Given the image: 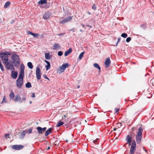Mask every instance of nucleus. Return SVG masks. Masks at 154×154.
<instances>
[{"instance_id": "nucleus-11", "label": "nucleus", "mask_w": 154, "mask_h": 154, "mask_svg": "<svg viewBox=\"0 0 154 154\" xmlns=\"http://www.w3.org/2000/svg\"><path fill=\"white\" fill-rule=\"evenodd\" d=\"M12 148L15 149L20 150L23 147L22 145H14L12 146Z\"/></svg>"}, {"instance_id": "nucleus-3", "label": "nucleus", "mask_w": 154, "mask_h": 154, "mask_svg": "<svg viewBox=\"0 0 154 154\" xmlns=\"http://www.w3.org/2000/svg\"><path fill=\"white\" fill-rule=\"evenodd\" d=\"M24 77V76L19 75L17 80L16 85L18 88H20L22 87L23 84V78Z\"/></svg>"}, {"instance_id": "nucleus-27", "label": "nucleus", "mask_w": 154, "mask_h": 154, "mask_svg": "<svg viewBox=\"0 0 154 154\" xmlns=\"http://www.w3.org/2000/svg\"><path fill=\"white\" fill-rule=\"evenodd\" d=\"M25 86L27 88H30L32 87L31 83L29 82H27Z\"/></svg>"}, {"instance_id": "nucleus-25", "label": "nucleus", "mask_w": 154, "mask_h": 154, "mask_svg": "<svg viewBox=\"0 0 154 154\" xmlns=\"http://www.w3.org/2000/svg\"><path fill=\"white\" fill-rule=\"evenodd\" d=\"M93 65L95 67L98 69L99 70H100V68L98 64L96 63H94Z\"/></svg>"}, {"instance_id": "nucleus-35", "label": "nucleus", "mask_w": 154, "mask_h": 154, "mask_svg": "<svg viewBox=\"0 0 154 154\" xmlns=\"http://www.w3.org/2000/svg\"><path fill=\"white\" fill-rule=\"evenodd\" d=\"M58 55L59 56H60L63 54V53L61 51H59L58 52Z\"/></svg>"}, {"instance_id": "nucleus-42", "label": "nucleus", "mask_w": 154, "mask_h": 154, "mask_svg": "<svg viewBox=\"0 0 154 154\" xmlns=\"http://www.w3.org/2000/svg\"><path fill=\"white\" fill-rule=\"evenodd\" d=\"M92 8L94 10H95L96 9V6L94 5L92 7Z\"/></svg>"}, {"instance_id": "nucleus-14", "label": "nucleus", "mask_w": 154, "mask_h": 154, "mask_svg": "<svg viewBox=\"0 0 154 154\" xmlns=\"http://www.w3.org/2000/svg\"><path fill=\"white\" fill-rule=\"evenodd\" d=\"M14 100L16 101H19L20 102H22L21 100V97L19 95H17L15 97Z\"/></svg>"}, {"instance_id": "nucleus-31", "label": "nucleus", "mask_w": 154, "mask_h": 154, "mask_svg": "<svg viewBox=\"0 0 154 154\" xmlns=\"http://www.w3.org/2000/svg\"><path fill=\"white\" fill-rule=\"evenodd\" d=\"M7 101H6V99L5 97H4L3 99V100L1 102V103H6Z\"/></svg>"}, {"instance_id": "nucleus-57", "label": "nucleus", "mask_w": 154, "mask_h": 154, "mask_svg": "<svg viewBox=\"0 0 154 154\" xmlns=\"http://www.w3.org/2000/svg\"><path fill=\"white\" fill-rule=\"evenodd\" d=\"M120 0L121 1V0Z\"/></svg>"}, {"instance_id": "nucleus-17", "label": "nucleus", "mask_w": 154, "mask_h": 154, "mask_svg": "<svg viewBox=\"0 0 154 154\" xmlns=\"http://www.w3.org/2000/svg\"><path fill=\"white\" fill-rule=\"evenodd\" d=\"M131 138L129 135H128L126 138V140L128 142L127 143L129 144V146L131 145Z\"/></svg>"}, {"instance_id": "nucleus-19", "label": "nucleus", "mask_w": 154, "mask_h": 154, "mask_svg": "<svg viewBox=\"0 0 154 154\" xmlns=\"http://www.w3.org/2000/svg\"><path fill=\"white\" fill-rule=\"evenodd\" d=\"M28 32L29 34L33 36L34 37H38L39 35L38 34L33 33L30 31Z\"/></svg>"}, {"instance_id": "nucleus-22", "label": "nucleus", "mask_w": 154, "mask_h": 154, "mask_svg": "<svg viewBox=\"0 0 154 154\" xmlns=\"http://www.w3.org/2000/svg\"><path fill=\"white\" fill-rule=\"evenodd\" d=\"M39 4H43L47 3V0H41L38 2Z\"/></svg>"}, {"instance_id": "nucleus-1", "label": "nucleus", "mask_w": 154, "mask_h": 154, "mask_svg": "<svg viewBox=\"0 0 154 154\" xmlns=\"http://www.w3.org/2000/svg\"><path fill=\"white\" fill-rule=\"evenodd\" d=\"M11 55V53L8 51L0 54V57L6 68L8 69L14 70L15 69L14 66L17 67H18L19 66L20 60L19 56L14 54L12 55L11 57V61H8V56Z\"/></svg>"}, {"instance_id": "nucleus-30", "label": "nucleus", "mask_w": 154, "mask_h": 154, "mask_svg": "<svg viewBox=\"0 0 154 154\" xmlns=\"http://www.w3.org/2000/svg\"><path fill=\"white\" fill-rule=\"evenodd\" d=\"M127 34L125 33H123L121 35V36L123 38H126L127 37Z\"/></svg>"}, {"instance_id": "nucleus-24", "label": "nucleus", "mask_w": 154, "mask_h": 154, "mask_svg": "<svg viewBox=\"0 0 154 154\" xmlns=\"http://www.w3.org/2000/svg\"><path fill=\"white\" fill-rule=\"evenodd\" d=\"M64 123L63 122L59 121L57 122L56 126L57 127H58L62 125Z\"/></svg>"}, {"instance_id": "nucleus-52", "label": "nucleus", "mask_w": 154, "mask_h": 154, "mask_svg": "<svg viewBox=\"0 0 154 154\" xmlns=\"http://www.w3.org/2000/svg\"><path fill=\"white\" fill-rule=\"evenodd\" d=\"M82 26H83V27H84V26L82 25Z\"/></svg>"}, {"instance_id": "nucleus-47", "label": "nucleus", "mask_w": 154, "mask_h": 154, "mask_svg": "<svg viewBox=\"0 0 154 154\" xmlns=\"http://www.w3.org/2000/svg\"><path fill=\"white\" fill-rule=\"evenodd\" d=\"M50 149V147H48V148L47 149Z\"/></svg>"}, {"instance_id": "nucleus-51", "label": "nucleus", "mask_w": 154, "mask_h": 154, "mask_svg": "<svg viewBox=\"0 0 154 154\" xmlns=\"http://www.w3.org/2000/svg\"><path fill=\"white\" fill-rule=\"evenodd\" d=\"M29 103H30V104H31L32 103V102L31 101H30Z\"/></svg>"}, {"instance_id": "nucleus-45", "label": "nucleus", "mask_w": 154, "mask_h": 154, "mask_svg": "<svg viewBox=\"0 0 154 154\" xmlns=\"http://www.w3.org/2000/svg\"><path fill=\"white\" fill-rule=\"evenodd\" d=\"M120 38H119L118 39V42H117V44L116 45H117V44H118V42H119L120 41Z\"/></svg>"}, {"instance_id": "nucleus-55", "label": "nucleus", "mask_w": 154, "mask_h": 154, "mask_svg": "<svg viewBox=\"0 0 154 154\" xmlns=\"http://www.w3.org/2000/svg\"><path fill=\"white\" fill-rule=\"evenodd\" d=\"M62 119H64L63 117Z\"/></svg>"}, {"instance_id": "nucleus-8", "label": "nucleus", "mask_w": 154, "mask_h": 154, "mask_svg": "<svg viewBox=\"0 0 154 154\" xmlns=\"http://www.w3.org/2000/svg\"><path fill=\"white\" fill-rule=\"evenodd\" d=\"M39 134H41L43 133L46 129V128L44 127L42 128L40 127H38L36 128Z\"/></svg>"}, {"instance_id": "nucleus-15", "label": "nucleus", "mask_w": 154, "mask_h": 154, "mask_svg": "<svg viewBox=\"0 0 154 154\" xmlns=\"http://www.w3.org/2000/svg\"><path fill=\"white\" fill-rule=\"evenodd\" d=\"M53 130V128H50L48 129L45 132V135L46 136H47L48 135L50 134L51 133V132Z\"/></svg>"}, {"instance_id": "nucleus-46", "label": "nucleus", "mask_w": 154, "mask_h": 154, "mask_svg": "<svg viewBox=\"0 0 154 154\" xmlns=\"http://www.w3.org/2000/svg\"><path fill=\"white\" fill-rule=\"evenodd\" d=\"M117 129V128L116 127L115 128H113V130L115 131Z\"/></svg>"}, {"instance_id": "nucleus-23", "label": "nucleus", "mask_w": 154, "mask_h": 154, "mask_svg": "<svg viewBox=\"0 0 154 154\" xmlns=\"http://www.w3.org/2000/svg\"><path fill=\"white\" fill-rule=\"evenodd\" d=\"M27 66L30 69H32L33 67V66L32 64V63L30 62H29L27 63Z\"/></svg>"}, {"instance_id": "nucleus-34", "label": "nucleus", "mask_w": 154, "mask_h": 154, "mask_svg": "<svg viewBox=\"0 0 154 154\" xmlns=\"http://www.w3.org/2000/svg\"><path fill=\"white\" fill-rule=\"evenodd\" d=\"M121 126V125L120 123H117L116 124V127L118 128L120 127Z\"/></svg>"}, {"instance_id": "nucleus-36", "label": "nucleus", "mask_w": 154, "mask_h": 154, "mask_svg": "<svg viewBox=\"0 0 154 154\" xmlns=\"http://www.w3.org/2000/svg\"><path fill=\"white\" fill-rule=\"evenodd\" d=\"M131 38L130 37H128L126 38V41L127 42H128L131 41Z\"/></svg>"}, {"instance_id": "nucleus-37", "label": "nucleus", "mask_w": 154, "mask_h": 154, "mask_svg": "<svg viewBox=\"0 0 154 154\" xmlns=\"http://www.w3.org/2000/svg\"><path fill=\"white\" fill-rule=\"evenodd\" d=\"M32 129L30 128L27 131V132L29 134H30L32 132Z\"/></svg>"}, {"instance_id": "nucleus-13", "label": "nucleus", "mask_w": 154, "mask_h": 154, "mask_svg": "<svg viewBox=\"0 0 154 154\" xmlns=\"http://www.w3.org/2000/svg\"><path fill=\"white\" fill-rule=\"evenodd\" d=\"M110 63L111 61L109 58L108 57L106 59L105 62L106 66V67H108L110 65Z\"/></svg>"}, {"instance_id": "nucleus-10", "label": "nucleus", "mask_w": 154, "mask_h": 154, "mask_svg": "<svg viewBox=\"0 0 154 154\" xmlns=\"http://www.w3.org/2000/svg\"><path fill=\"white\" fill-rule=\"evenodd\" d=\"M18 75V72L17 71H13L11 72V76L12 78L14 79H16Z\"/></svg>"}, {"instance_id": "nucleus-5", "label": "nucleus", "mask_w": 154, "mask_h": 154, "mask_svg": "<svg viewBox=\"0 0 154 154\" xmlns=\"http://www.w3.org/2000/svg\"><path fill=\"white\" fill-rule=\"evenodd\" d=\"M136 143L134 140H133L130 153V154H133L135 151Z\"/></svg>"}, {"instance_id": "nucleus-56", "label": "nucleus", "mask_w": 154, "mask_h": 154, "mask_svg": "<svg viewBox=\"0 0 154 154\" xmlns=\"http://www.w3.org/2000/svg\"><path fill=\"white\" fill-rule=\"evenodd\" d=\"M0 62H1V61H0Z\"/></svg>"}, {"instance_id": "nucleus-7", "label": "nucleus", "mask_w": 154, "mask_h": 154, "mask_svg": "<svg viewBox=\"0 0 154 154\" xmlns=\"http://www.w3.org/2000/svg\"><path fill=\"white\" fill-rule=\"evenodd\" d=\"M20 72L19 76H24V66L23 64H20Z\"/></svg>"}, {"instance_id": "nucleus-53", "label": "nucleus", "mask_w": 154, "mask_h": 154, "mask_svg": "<svg viewBox=\"0 0 154 154\" xmlns=\"http://www.w3.org/2000/svg\"><path fill=\"white\" fill-rule=\"evenodd\" d=\"M89 26V27H91V26Z\"/></svg>"}, {"instance_id": "nucleus-39", "label": "nucleus", "mask_w": 154, "mask_h": 154, "mask_svg": "<svg viewBox=\"0 0 154 154\" xmlns=\"http://www.w3.org/2000/svg\"><path fill=\"white\" fill-rule=\"evenodd\" d=\"M21 100L22 101V102L23 101H25L26 100V98L25 97H23L21 99Z\"/></svg>"}, {"instance_id": "nucleus-41", "label": "nucleus", "mask_w": 154, "mask_h": 154, "mask_svg": "<svg viewBox=\"0 0 154 154\" xmlns=\"http://www.w3.org/2000/svg\"><path fill=\"white\" fill-rule=\"evenodd\" d=\"M115 112L116 113H117L119 111V109L118 108H115Z\"/></svg>"}, {"instance_id": "nucleus-26", "label": "nucleus", "mask_w": 154, "mask_h": 154, "mask_svg": "<svg viewBox=\"0 0 154 154\" xmlns=\"http://www.w3.org/2000/svg\"><path fill=\"white\" fill-rule=\"evenodd\" d=\"M10 4V3L9 2H7L4 5V7L5 8H7L9 6Z\"/></svg>"}, {"instance_id": "nucleus-49", "label": "nucleus", "mask_w": 154, "mask_h": 154, "mask_svg": "<svg viewBox=\"0 0 154 154\" xmlns=\"http://www.w3.org/2000/svg\"><path fill=\"white\" fill-rule=\"evenodd\" d=\"M64 118L66 117V115H64Z\"/></svg>"}, {"instance_id": "nucleus-43", "label": "nucleus", "mask_w": 154, "mask_h": 154, "mask_svg": "<svg viewBox=\"0 0 154 154\" xmlns=\"http://www.w3.org/2000/svg\"><path fill=\"white\" fill-rule=\"evenodd\" d=\"M43 76H44V78L45 79H49L47 77V76H46V75H44Z\"/></svg>"}, {"instance_id": "nucleus-29", "label": "nucleus", "mask_w": 154, "mask_h": 154, "mask_svg": "<svg viewBox=\"0 0 154 154\" xmlns=\"http://www.w3.org/2000/svg\"><path fill=\"white\" fill-rule=\"evenodd\" d=\"M0 68H1V70L2 71H4L5 69L3 66V65H2L1 62H0Z\"/></svg>"}, {"instance_id": "nucleus-6", "label": "nucleus", "mask_w": 154, "mask_h": 154, "mask_svg": "<svg viewBox=\"0 0 154 154\" xmlns=\"http://www.w3.org/2000/svg\"><path fill=\"white\" fill-rule=\"evenodd\" d=\"M36 78L38 79H40L41 77V71L39 67H38L36 70Z\"/></svg>"}, {"instance_id": "nucleus-48", "label": "nucleus", "mask_w": 154, "mask_h": 154, "mask_svg": "<svg viewBox=\"0 0 154 154\" xmlns=\"http://www.w3.org/2000/svg\"><path fill=\"white\" fill-rule=\"evenodd\" d=\"M54 143L55 145L57 144V143H56V142Z\"/></svg>"}, {"instance_id": "nucleus-9", "label": "nucleus", "mask_w": 154, "mask_h": 154, "mask_svg": "<svg viewBox=\"0 0 154 154\" xmlns=\"http://www.w3.org/2000/svg\"><path fill=\"white\" fill-rule=\"evenodd\" d=\"M72 17H69L65 18L62 21L60 22V23L63 24L66 23L70 21L72 19Z\"/></svg>"}, {"instance_id": "nucleus-16", "label": "nucleus", "mask_w": 154, "mask_h": 154, "mask_svg": "<svg viewBox=\"0 0 154 154\" xmlns=\"http://www.w3.org/2000/svg\"><path fill=\"white\" fill-rule=\"evenodd\" d=\"M45 62L47 64V65L45 66V68L46 69V70H47L48 69H49L51 68L50 63L49 62H48V61L46 60H45Z\"/></svg>"}, {"instance_id": "nucleus-54", "label": "nucleus", "mask_w": 154, "mask_h": 154, "mask_svg": "<svg viewBox=\"0 0 154 154\" xmlns=\"http://www.w3.org/2000/svg\"><path fill=\"white\" fill-rule=\"evenodd\" d=\"M79 86H78V88H79Z\"/></svg>"}, {"instance_id": "nucleus-38", "label": "nucleus", "mask_w": 154, "mask_h": 154, "mask_svg": "<svg viewBox=\"0 0 154 154\" xmlns=\"http://www.w3.org/2000/svg\"><path fill=\"white\" fill-rule=\"evenodd\" d=\"M31 94V97L32 98H33L35 97V94L34 93H32Z\"/></svg>"}, {"instance_id": "nucleus-4", "label": "nucleus", "mask_w": 154, "mask_h": 154, "mask_svg": "<svg viewBox=\"0 0 154 154\" xmlns=\"http://www.w3.org/2000/svg\"><path fill=\"white\" fill-rule=\"evenodd\" d=\"M69 66V64L68 63H64L60 66L58 69V72L60 73L63 72L66 69V68H67Z\"/></svg>"}, {"instance_id": "nucleus-32", "label": "nucleus", "mask_w": 154, "mask_h": 154, "mask_svg": "<svg viewBox=\"0 0 154 154\" xmlns=\"http://www.w3.org/2000/svg\"><path fill=\"white\" fill-rule=\"evenodd\" d=\"M14 96V94L13 92H11L10 95V97L12 99H13Z\"/></svg>"}, {"instance_id": "nucleus-44", "label": "nucleus", "mask_w": 154, "mask_h": 154, "mask_svg": "<svg viewBox=\"0 0 154 154\" xmlns=\"http://www.w3.org/2000/svg\"><path fill=\"white\" fill-rule=\"evenodd\" d=\"M64 35V33H61L60 34H58L57 35Z\"/></svg>"}, {"instance_id": "nucleus-20", "label": "nucleus", "mask_w": 154, "mask_h": 154, "mask_svg": "<svg viewBox=\"0 0 154 154\" xmlns=\"http://www.w3.org/2000/svg\"><path fill=\"white\" fill-rule=\"evenodd\" d=\"M45 57L47 60H49L51 58V56L49 53L45 54Z\"/></svg>"}, {"instance_id": "nucleus-33", "label": "nucleus", "mask_w": 154, "mask_h": 154, "mask_svg": "<svg viewBox=\"0 0 154 154\" xmlns=\"http://www.w3.org/2000/svg\"><path fill=\"white\" fill-rule=\"evenodd\" d=\"M26 133V132L23 131L20 133V135L22 137H23L25 135Z\"/></svg>"}, {"instance_id": "nucleus-18", "label": "nucleus", "mask_w": 154, "mask_h": 154, "mask_svg": "<svg viewBox=\"0 0 154 154\" xmlns=\"http://www.w3.org/2000/svg\"><path fill=\"white\" fill-rule=\"evenodd\" d=\"M72 51V50L71 48H70L68 50L66 51L64 54V55L65 56H67L68 55H69Z\"/></svg>"}, {"instance_id": "nucleus-12", "label": "nucleus", "mask_w": 154, "mask_h": 154, "mask_svg": "<svg viewBox=\"0 0 154 154\" xmlns=\"http://www.w3.org/2000/svg\"><path fill=\"white\" fill-rule=\"evenodd\" d=\"M51 15V14L49 12H47L44 14L43 17L45 20L48 19L50 18Z\"/></svg>"}, {"instance_id": "nucleus-50", "label": "nucleus", "mask_w": 154, "mask_h": 154, "mask_svg": "<svg viewBox=\"0 0 154 154\" xmlns=\"http://www.w3.org/2000/svg\"><path fill=\"white\" fill-rule=\"evenodd\" d=\"M80 31L81 32H83V31H82V30H81V29H80Z\"/></svg>"}, {"instance_id": "nucleus-40", "label": "nucleus", "mask_w": 154, "mask_h": 154, "mask_svg": "<svg viewBox=\"0 0 154 154\" xmlns=\"http://www.w3.org/2000/svg\"><path fill=\"white\" fill-rule=\"evenodd\" d=\"M9 134H5V137L6 138H9Z\"/></svg>"}, {"instance_id": "nucleus-28", "label": "nucleus", "mask_w": 154, "mask_h": 154, "mask_svg": "<svg viewBox=\"0 0 154 154\" xmlns=\"http://www.w3.org/2000/svg\"><path fill=\"white\" fill-rule=\"evenodd\" d=\"M85 52H83L82 53H81L79 55V58L80 59V60H81L83 57V55H84V54Z\"/></svg>"}, {"instance_id": "nucleus-21", "label": "nucleus", "mask_w": 154, "mask_h": 154, "mask_svg": "<svg viewBox=\"0 0 154 154\" xmlns=\"http://www.w3.org/2000/svg\"><path fill=\"white\" fill-rule=\"evenodd\" d=\"M60 47V46L58 44H55L53 46V49L54 50H57Z\"/></svg>"}, {"instance_id": "nucleus-2", "label": "nucleus", "mask_w": 154, "mask_h": 154, "mask_svg": "<svg viewBox=\"0 0 154 154\" xmlns=\"http://www.w3.org/2000/svg\"><path fill=\"white\" fill-rule=\"evenodd\" d=\"M138 132L136 136V141L137 143H140L142 138V128L140 127L138 130Z\"/></svg>"}]
</instances>
